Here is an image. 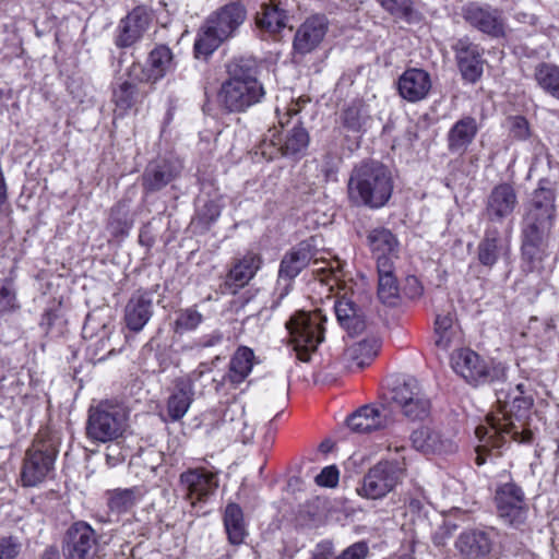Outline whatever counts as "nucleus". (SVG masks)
<instances>
[{"mask_svg":"<svg viewBox=\"0 0 559 559\" xmlns=\"http://www.w3.org/2000/svg\"><path fill=\"white\" fill-rule=\"evenodd\" d=\"M498 411L487 415V426H478L475 430L479 444L477 445L476 464L486 462L485 452L499 449L506 436L514 441L530 444L533 441V432L525 428L524 419L530 412L533 400L524 394V384L519 383L514 388L506 383L495 384Z\"/></svg>","mask_w":559,"mask_h":559,"instance_id":"obj_1","label":"nucleus"},{"mask_svg":"<svg viewBox=\"0 0 559 559\" xmlns=\"http://www.w3.org/2000/svg\"><path fill=\"white\" fill-rule=\"evenodd\" d=\"M556 189L543 178L524 204L521 219V257L526 272H542L550 255L549 241L556 219Z\"/></svg>","mask_w":559,"mask_h":559,"instance_id":"obj_2","label":"nucleus"},{"mask_svg":"<svg viewBox=\"0 0 559 559\" xmlns=\"http://www.w3.org/2000/svg\"><path fill=\"white\" fill-rule=\"evenodd\" d=\"M259 68L254 60L240 58L228 67V79L218 91V103L229 114L247 112L261 104L266 91L258 79Z\"/></svg>","mask_w":559,"mask_h":559,"instance_id":"obj_3","label":"nucleus"},{"mask_svg":"<svg viewBox=\"0 0 559 559\" xmlns=\"http://www.w3.org/2000/svg\"><path fill=\"white\" fill-rule=\"evenodd\" d=\"M318 252V238L310 237L284 254L280 263L275 288V294L278 296L277 304L289 294L294 280L311 261L313 266L312 273L321 283L328 285L329 289H332L333 285L338 283V271L333 269L328 262L323 261L324 265L317 267L320 264L317 257Z\"/></svg>","mask_w":559,"mask_h":559,"instance_id":"obj_4","label":"nucleus"},{"mask_svg":"<svg viewBox=\"0 0 559 559\" xmlns=\"http://www.w3.org/2000/svg\"><path fill=\"white\" fill-rule=\"evenodd\" d=\"M392 192V175L382 163L366 160L353 168L347 182V193L352 204L380 209L388 203Z\"/></svg>","mask_w":559,"mask_h":559,"instance_id":"obj_5","label":"nucleus"},{"mask_svg":"<svg viewBox=\"0 0 559 559\" xmlns=\"http://www.w3.org/2000/svg\"><path fill=\"white\" fill-rule=\"evenodd\" d=\"M247 19V9L239 2H229L211 13L201 26L194 43L197 57L212 55L224 41L233 38Z\"/></svg>","mask_w":559,"mask_h":559,"instance_id":"obj_6","label":"nucleus"},{"mask_svg":"<svg viewBox=\"0 0 559 559\" xmlns=\"http://www.w3.org/2000/svg\"><path fill=\"white\" fill-rule=\"evenodd\" d=\"M58 454L56 436L49 431H39L26 451L22 467L24 486H36L53 469Z\"/></svg>","mask_w":559,"mask_h":559,"instance_id":"obj_7","label":"nucleus"},{"mask_svg":"<svg viewBox=\"0 0 559 559\" xmlns=\"http://www.w3.org/2000/svg\"><path fill=\"white\" fill-rule=\"evenodd\" d=\"M325 318L321 311L295 313L286 323L290 343L300 361H310V356L324 340L322 326Z\"/></svg>","mask_w":559,"mask_h":559,"instance_id":"obj_8","label":"nucleus"},{"mask_svg":"<svg viewBox=\"0 0 559 559\" xmlns=\"http://www.w3.org/2000/svg\"><path fill=\"white\" fill-rule=\"evenodd\" d=\"M127 427V412L122 406L108 401L100 402L88 411L87 437L99 442L116 440Z\"/></svg>","mask_w":559,"mask_h":559,"instance_id":"obj_9","label":"nucleus"},{"mask_svg":"<svg viewBox=\"0 0 559 559\" xmlns=\"http://www.w3.org/2000/svg\"><path fill=\"white\" fill-rule=\"evenodd\" d=\"M451 366L466 382L475 385L483 383L495 385L507 379V368L503 365L497 364L489 367L477 353L468 348L454 352L451 356Z\"/></svg>","mask_w":559,"mask_h":559,"instance_id":"obj_10","label":"nucleus"},{"mask_svg":"<svg viewBox=\"0 0 559 559\" xmlns=\"http://www.w3.org/2000/svg\"><path fill=\"white\" fill-rule=\"evenodd\" d=\"M391 401L412 421H423L431 413V401L415 378H408L391 390Z\"/></svg>","mask_w":559,"mask_h":559,"instance_id":"obj_11","label":"nucleus"},{"mask_svg":"<svg viewBox=\"0 0 559 559\" xmlns=\"http://www.w3.org/2000/svg\"><path fill=\"white\" fill-rule=\"evenodd\" d=\"M405 468L397 461H381L364 476L357 493L367 499H381L402 481Z\"/></svg>","mask_w":559,"mask_h":559,"instance_id":"obj_12","label":"nucleus"},{"mask_svg":"<svg viewBox=\"0 0 559 559\" xmlns=\"http://www.w3.org/2000/svg\"><path fill=\"white\" fill-rule=\"evenodd\" d=\"M495 502L500 520L514 528L522 527L527 519L528 506L523 489L514 481L500 484L496 488Z\"/></svg>","mask_w":559,"mask_h":559,"instance_id":"obj_13","label":"nucleus"},{"mask_svg":"<svg viewBox=\"0 0 559 559\" xmlns=\"http://www.w3.org/2000/svg\"><path fill=\"white\" fill-rule=\"evenodd\" d=\"M98 552V535L86 522L78 521L66 532L62 540L64 559H95Z\"/></svg>","mask_w":559,"mask_h":559,"instance_id":"obj_14","label":"nucleus"},{"mask_svg":"<svg viewBox=\"0 0 559 559\" xmlns=\"http://www.w3.org/2000/svg\"><path fill=\"white\" fill-rule=\"evenodd\" d=\"M462 16L472 27L488 36L497 38L504 35V20L497 8L468 2L462 7Z\"/></svg>","mask_w":559,"mask_h":559,"instance_id":"obj_15","label":"nucleus"},{"mask_svg":"<svg viewBox=\"0 0 559 559\" xmlns=\"http://www.w3.org/2000/svg\"><path fill=\"white\" fill-rule=\"evenodd\" d=\"M518 204V194L512 185L503 182L493 187L486 199L484 214L487 225L501 224L512 216Z\"/></svg>","mask_w":559,"mask_h":559,"instance_id":"obj_16","label":"nucleus"},{"mask_svg":"<svg viewBox=\"0 0 559 559\" xmlns=\"http://www.w3.org/2000/svg\"><path fill=\"white\" fill-rule=\"evenodd\" d=\"M180 486L185 498L194 507L214 493L218 480L214 473L205 468H191L180 475Z\"/></svg>","mask_w":559,"mask_h":559,"instance_id":"obj_17","label":"nucleus"},{"mask_svg":"<svg viewBox=\"0 0 559 559\" xmlns=\"http://www.w3.org/2000/svg\"><path fill=\"white\" fill-rule=\"evenodd\" d=\"M329 29V21L324 15L309 16L297 28L293 49L296 55L306 56L314 51L323 41Z\"/></svg>","mask_w":559,"mask_h":559,"instance_id":"obj_18","label":"nucleus"},{"mask_svg":"<svg viewBox=\"0 0 559 559\" xmlns=\"http://www.w3.org/2000/svg\"><path fill=\"white\" fill-rule=\"evenodd\" d=\"M159 285L151 289H139L132 294L124 308V321L133 332H140L153 316V296Z\"/></svg>","mask_w":559,"mask_h":559,"instance_id":"obj_19","label":"nucleus"},{"mask_svg":"<svg viewBox=\"0 0 559 559\" xmlns=\"http://www.w3.org/2000/svg\"><path fill=\"white\" fill-rule=\"evenodd\" d=\"M493 546L492 534L481 530L462 532L455 540L462 559H490Z\"/></svg>","mask_w":559,"mask_h":559,"instance_id":"obj_20","label":"nucleus"},{"mask_svg":"<svg viewBox=\"0 0 559 559\" xmlns=\"http://www.w3.org/2000/svg\"><path fill=\"white\" fill-rule=\"evenodd\" d=\"M150 14L144 8L133 9L122 19L116 29L115 45L118 48H128L138 43L147 31Z\"/></svg>","mask_w":559,"mask_h":559,"instance_id":"obj_21","label":"nucleus"},{"mask_svg":"<svg viewBox=\"0 0 559 559\" xmlns=\"http://www.w3.org/2000/svg\"><path fill=\"white\" fill-rule=\"evenodd\" d=\"M510 253V241L504 238L497 226L487 225L477 246V259L487 267H492L500 259Z\"/></svg>","mask_w":559,"mask_h":559,"instance_id":"obj_22","label":"nucleus"},{"mask_svg":"<svg viewBox=\"0 0 559 559\" xmlns=\"http://www.w3.org/2000/svg\"><path fill=\"white\" fill-rule=\"evenodd\" d=\"M392 418L386 406L365 405L347 418V426L358 433H367L386 428Z\"/></svg>","mask_w":559,"mask_h":559,"instance_id":"obj_23","label":"nucleus"},{"mask_svg":"<svg viewBox=\"0 0 559 559\" xmlns=\"http://www.w3.org/2000/svg\"><path fill=\"white\" fill-rule=\"evenodd\" d=\"M453 49L463 79L469 83L477 82L483 74L484 63L479 47L468 38H461Z\"/></svg>","mask_w":559,"mask_h":559,"instance_id":"obj_24","label":"nucleus"},{"mask_svg":"<svg viewBox=\"0 0 559 559\" xmlns=\"http://www.w3.org/2000/svg\"><path fill=\"white\" fill-rule=\"evenodd\" d=\"M289 8L287 0H267L255 15L257 26L270 34L281 33L288 24Z\"/></svg>","mask_w":559,"mask_h":559,"instance_id":"obj_25","label":"nucleus"},{"mask_svg":"<svg viewBox=\"0 0 559 559\" xmlns=\"http://www.w3.org/2000/svg\"><path fill=\"white\" fill-rule=\"evenodd\" d=\"M430 88V75L421 69H408L397 81L400 95L411 103H416L426 98Z\"/></svg>","mask_w":559,"mask_h":559,"instance_id":"obj_26","label":"nucleus"},{"mask_svg":"<svg viewBox=\"0 0 559 559\" xmlns=\"http://www.w3.org/2000/svg\"><path fill=\"white\" fill-rule=\"evenodd\" d=\"M261 265L262 258L259 253L247 252L229 270L225 285L230 289V293H237L238 289L245 287L254 277Z\"/></svg>","mask_w":559,"mask_h":559,"instance_id":"obj_27","label":"nucleus"},{"mask_svg":"<svg viewBox=\"0 0 559 559\" xmlns=\"http://www.w3.org/2000/svg\"><path fill=\"white\" fill-rule=\"evenodd\" d=\"M380 343L377 338L362 340L346 347L340 358L345 369H361L377 356Z\"/></svg>","mask_w":559,"mask_h":559,"instance_id":"obj_28","label":"nucleus"},{"mask_svg":"<svg viewBox=\"0 0 559 559\" xmlns=\"http://www.w3.org/2000/svg\"><path fill=\"white\" fill-rule=\"evenodd\" d=\"M411 440L416 450L426 454H447L456 450L452 440L443 438L438 431L429 427H420L414 430Z\"/></svg>","mask_w":559,"mask_h":559,"instance_id":"obj_29","label":"nucleus"},{"mask_svg":"<svg viewBox=\"0 0 559 559\" xmlns=\"http://www.w3.org/2000/svg\"><path fill=\"white\" fill-rule=\"evenodd\" d=\"M368 245L376 257L377 267H379L382 260L388 264H394V259L397 258L399 242L390 229L378 227L368 233Z\"/></svg>","mask_w":559,"mask_h":559,"instance_id":"obj_30","label":"nucleus"},{"mask_svg":"<svg viewBox=\"0 0 559 559\" xmlns=\"http://www.w3.org/2000/svg\"><path fill=\"white\" fill-rule=\"evenodd\" d=\"M477 132L478 124L475 118L471 116L461 118L448 132V150L452 154H464L473 143Z\"/></svg>","mask_w":559,"mask_h":559,"instance_id":"obj_31","label":"nucleus"},{"mask_svg":"<svg viewBox=\"0 0 559 559\" xmlns=\"http://www.w3.org/2000/svg\"><path fill=\"white\" fill-rule=\"evenodd\" d=\"M180 169L179 164L170 160L150 163L143 174V187L150 192L158 191L171 182Z\"/></svg>","mask_w":559,"mask_h":559,"instance_id":"obj_32","label":"nucleus"},{"mask_svg":"<svg viewBox=\"0 0 559 559\" xmlns=\"http://www.w3.org/2000/svg\"><path fill=\"white\" fill-rule=\"evenodd\" d=\"M337 321L350 335L362 332L366 322L360 308L348 296L343 295L334 301Z\"/></svg>","mask_w":559,"mask_h":559,"instance_id":"obj_33","label":"nucleus"},{"mask_svg":"<svg viewBox=\"0 0 559 559\" xmlns=\"http://www.w3.org/2000/svg\"><path fill=\"white\" fill-rule=\"evenodd\" d=\"M223 523L229 544L239 546L248 536L247 523L241 507L230 502L226 506Z\"/></svg>","mask_w":559,"mask_h":559,"instance_id":"obj_34","label":"nucleus"},{"mask_svg":"<svg viewBox=\"0 0 559 559\" xmlns=\"http://www.w3.org/2000/svg\"><path fill=\"white\" fill-rule=\"evenodd\" d=\"M378 271V298L388 306H396L400 300V288L394 275V264H388L382 260Z\"/></svg>","mask_w":559,"mask_h":559,"instance_id":"obj_35","label":"nucleus"},{"mask_svg":"<svg viewBox=\"0 0 559 559\" xmlns=\"http://www.w3.org/2000/svg\"><path fill=\"white\" fill-rule=\"evenodd\" d=\"M193 385L190 381H179L167 400V416L171 421L180 420L193 401Z\"/></svg>","mask_w":559,"mask_h":559,"instance_id":"obj_36","label":"nucleus"},{"mask_svg":"<svg viewBox=\"0 0 559 559\" xmlns=\"http://www.w3.org/2000/svg\"><path fill=\"white\" fill-rule=\"evenodd\" d=\"M254 354L249 347H239L229 361L225 380L237 386L241 384L252 371Z\"/></svg>","mask_w":559,"mask_h":559,"instance_id":"obj_37","label":"nucleus"},{"mask_svg":"<svg viewBox=\"0 0 559 559\" xmlns=\"http://www.w3.org/2000/svg\"><path fill=\"white\" fill-rule=\"evenodd\" d=\"M310 142L308 131L300 124L294 126L285 135L284 140H280V152L285 157H301L305 155Z\"/></svg>","mask_w":559,"mask_h":559,"instance_id":"obj_38","label":"nucleus"},{"mask_svg":"<svg viewBox=\"0 0 559 559\" xmlns=\"http://www.w3.org/2000/svg\"><path fill=\"white\" fill-rule=\"evenodd\" d=\"M147 62L150 73L146 79L152 82L163 79L168 72L175 69L174 55L165 45L155 47L150 52Z\"/></svg>","mask_w":559,"mask_h":559,"instance_id":"obj_39","label":"nucleus"},{"mask_svg":"<svg viewBox=\"0 0 559 559\" xmlns=\"http://www.w3.org/2000/svg\"><path fill=\"white\" fill-rule=\"evenodd\" d=\"M534 80L544 93L559 100V66L538 62L534 68Z\"/></svg>","mask_w":559,"mask_h":559,"instance_id":"obj_40","label":"nucleus"},{"mask_svg":"<svg viewBox=\"0 0 559 559\" xmlns=\"http://www.w3.org/2000/svg\"><path fill=\"white\" fill-rule=\"evenodd\" d=\"M107 507L114 514L120 515L130 511L141 498L139 488H117L106 492Z\"/></svg>","mask_w":559,"mask_h":559,"instance_id":"obj_41","label":"nucleus"},{"mask_svg":"<svg viewBox=\"0 0 559 559\" xmlns=\"http://www.w3.org/2000/svg\"><path fill=\"white\" fill-rule=\"evenodd\" d=\"M143 96L136 84L123 81L114 88L112 100L121 114L131 109Z\"/></svg>","mask_w":559,"mask_h":559,"instance_id":"obj_42","label":"nucleus"},{"mask_svg":"<svg viewBox=\"0 0 559 559\" xmlns=\"http://www.w3.org/2000/svg\"><path fill=\"white\" fill-rule=\"evenodd\" d=\"M19 308L12 282L10 280L0 281V314L13 312Z\"/></svg>","mask_w":559,"mask_h":559,"instance_id":"obj_43","label":"nucleus"},{"mask_svg":"<svg viewBox=\"0 0 559 559\" xmlns=\"http://www.w3.org/2000/svg\"><path fill=\"white\" fill-rule=\"evenodd\" d=\"M202 322V314L193 309H186L181 311L176 321V332L182 333L197 329Z\"/></svg>","mask_w":559,"mask_h":559,"instance_id":"obj_44","label":"nucleus"},{"mask_svg":"<svg viewBox=\"0 0 559 559\" xmlns=\"http://www.w3.org/2000/svg\"><path fill=\"white\" fill-rule=\"evenodd\" d=\"M377 2L393 16L405 19L413 12L412 0H377Z\"/></svg>","mask_w":559,"mask_h":559,"instance_id":"obj_45","label":"nucleus"},{"mask_svg":"<svg viewBox=\"0 0 559 559\" xmlns=\"http://www.w3.org/2000/svg\"><path fill=\"white\" fill-rule=\"evenodd\" d=\"M110 331L103 324L102 332L97 335V340L91 344V347L94 348V357L97 360H104L107 356H110L115 348L110 346Z\"/></svg>","mask_w":559,"mask_h":559,"instance_id":"obj_46","label":"nucleus"},{"mask_svg":"<svg viewBox=\"0 0 559 559\" xmlns=\"http://www.w3.org/2000/svg\"><path fill=\"white\" fill-rule=\"evenodd\" d=\"M510 136L516 141H525L531 136L528 121L523 116H514L508 119Z\"/></svg>","mask_w":559,"mask_h":559,"instance_id":"obj_47","label":"nucleus"},{"mask_svg":"<svg viewBox=\"0 0 559 559\" xmlns=\"http://www.w3.org/2000/svg\"><path fill=\"white\" fill-rule=\"evenodd\" d=\"M369 555V546L366 542H356L343 549L333 559H366Z\"/></svg>","mask_w":559,"mask_h":559,"instance_id":"obj_48","label":"nucleus"},{"mask_svg":"<svg viewBox=\"0 0 559 559\" xmlns=\"http://www.w3.org/2000/svg\"><path fill=\"white\" fill-rule=\"evenodd\" d=\"M460 343V331L449 330L444 332H435V345L443 350L448 352L452 346Z\"/></svg>","mask_w":559,"mask_h":559,"instance_id":"obj_49","label":"nucleus"},{"mask_svg":"<svg viewBox=\"0 0 559 559\" xmlns=\"http://www.w3.org/2000/svg\"><path fill=\"white\" fill-rule=\"evenodd\" d=\"M338 469L331 465L324 467L319 475L316 476L317 485L321 487H335L338 483Z\"/></svg>","mask_w":559,"mask_h":559,"instance_id":"obj_50","label":"nucleus"},{"mask_svg":"<svg viewBox=\"0 0 559 559\" xmlns=\"http://www.w3.org/2000/svg\"><path fill=\"white\" fill-rule=\"evenodd\" d=\"M21 545L13 537L0 539V559H15L20 552Z\"/></svg>","mask_w":559,"mask_h":559,"instance_id":"obj_51","label":"nucleus"},{"mask_svg":"<svg viewBox=\"0 0 559 559\" xmlns=\"http://www.w3.org/2000/svg\"><path fill=\"white\" fill-rule=\"evenodd\" d=\"M224 334L219 330H214L209 334H204L194 344L195 348H211L221 345L224 342Z\"/></svg>","mask_w":559,"mask_h":559,"instance_id":"obj_52","label":"nucleus"},{"mask_svg":"<svg viewBox=\"0 0 559 559\" xmlns=\"http://www.w3.org/2000/svg\"><path fill=\"white\" fill-rule=\"evenodd\" d=\"M121 210L122 207L119 204L115 206L110 212L108 225L115 235L121 234L123 231V228L127 226V222L122 221L121 218Z\"/></svg>","mask_w":559,"mask_h":559,"instance_id":"obj_53","label":"nucleus"},{"mask_svg":"<svg viewBox=\"0 0 559 559\" xmlns=\"http://www.w3.org/2000/svg\"><path fill=\"white\" fill-rule=\"evenodd\" d=\"M334 556V545L331 540H322L319 543L313 552L311 559H332Z\"/></svg>","mask_w":559,"mask_h":559,"instance_id":"obj_54","label":"nucleus"},{"mask_svg":"<svg viewBox=\"0 0 559 559\" xmlns=\"http://www.w3.org/2000/svg\"><path fill=\"white\" fill-rule=\"evenodd\" d=\"M427 500L425 490L423 488H416L414 492L408 493L406 502L413 511H420L424 507V502Z\"/></svg>","mask_w":559,"mask_h":559,"instance_id":"obj_55","label":"nucleus"},{"mask_svg":"<svg viewBox=\"0 0 559 559\" xmlns=\"http://www.w3.org/2000/svg\"><path fill=\"white\" fill-rule=\"evenodd\" d=\"M404 293L412 299H416L423 295V286L416 276H408L406 278Z\"/></svg>","mask_w":559,"mask_h":559,"instance_id":"obj_56","label":"nucleus"},{"mask_svg":"<svg viewBox=\"0 0 559 559\" xmlns=\"http://www.w3.org/2000/svg\"><path fill=\"white\" fill-rule=\"evenodd\" d=\"M449 330H459L454 324L453 317L450 313L438 314L435 322V332H444Z\"/></svg>","mask_w":559,"mask_h":559,"instance_id":"obj_57","label":"nucleus"},{"mask_svg":"<svg viewBox=\"0 0 559 559\" xmlns=\"http://www.w3.org/2000/svg\"><path fill=\"white\" fill-rule=\"evenodd\" d=\"M343 123L350 130L360 128V118L356 108H348L343 112Z\"/></svg>","mask_w":559,"mask_h":559,"instance_id":"obj_58","label":"nucleus"},{"mask_svg":"<svg viewBox=\"0 0 559 559\" xmlns=\"http://www.w3.org/2000/svg\"><path fill=\"white\" fill-rule=\"evenodd\" d=\"M298 112H299V107L297 106V104H292L289 107H287L286 112L284 114L283 117L280 116V110L277 109L280 123L282 126L287 124L289 122V119L293 116H296Z\"/></svg>","mask_w":559,"mask_h":559,"instance_id":"obj_59","label":"nucleus"},{"mask_svg":"<svg viewBox=\"0 0 559 559\" xmlns=\"http://www.w3.org/2000/svg\"><path fill=\"white\" fill-rule=\"evenodd\" d=\"M41 559H60V555L57 548L49 547L43 554Z\"/></svg>","mask_w":559,"mask_h":559,"instance_id":"obj_60","label":"nucleus"},{"mask_svg":"<svg viewBox=\"0 0 559 559\" xmlns=\"http://www.w3.org/2000/svg\"><path fill=\"white\" fill-rule=\"evenodd\" d=\"M205 207L207 209V211L210 213V221H214L219 216V211H218V207L216 204L211 202V203L206 204Z\"/></svg>","mask_w":559,"mask_h":559,"instance_id":"obj_61","label":"nucleus"},{"mask_svg":"<svg viewBox=\"0 0 559 559\" xmlns=\"http://www.w3.org/2000/svg\"><path fill=\"white\" fill-rule=\"evenodd\" d=\"M92 330H93V320L88 318L85 325L83 326L84 337L90 336L91 338H93Z\"/></svg>","mask_w":559,"mask_h":559,"instance_id":"obj_62","label":"nucleus"},{"mask_svg":"<svg viewBox=\"0 0 559 559\" xmlns=\"http://www.w3.org/2000/svg\"><path fill=\"white\" fill-rule=\"evenodd\" d=\"M332 448V443L330 441H323L321 444H320V451L323 452V453H328Z\"/></svg>","mask_w":559,"mask_h":559,"instance_id":"obj_63","label":"nucleus"},{"mask_svg":"<svg viewBox=\"0 0 559 559\" xmlns=\"http://www.w3.org/2000/svg\"><path fill=\"white\" fill-rule=\"evenodd\" d=\"M7 371L8 370L0 371V388L2 386L3 381L8 378Z\"/></svg>","mask_w":559,"mask_h":559,"instance_id":"obj_64","label":"nucleus"}]
</instances>
